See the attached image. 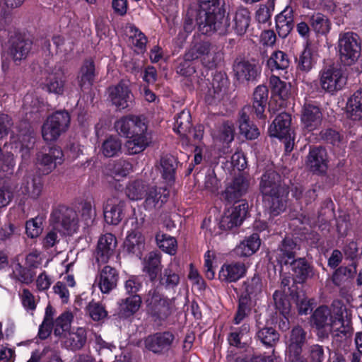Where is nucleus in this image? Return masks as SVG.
<instances>
[{
  "instance_id": "obj_1",
  "label": "nucleus",
  "mask_w": 362,
  "mask_h": 362,
  "mask_svg": "<svg viewBox=\"0 0 362 362\" xmlns=\"http://www.w3.org/2000/svg\"><path fill=\"white\" fill-rule=\"evenodd\" d=\"M311 323L320 338H328L329 334L346 338L353 332L351 311L339 300L332 302V310L326 305L318 307L311 316Z\"/></svg>"
},
{
  "instance_id": "obj_2",
  "label": "nucleus",
  "mask_w": 362,
  "mask_h": 362,
  "mask_svg": "<svg viewBox=\"0 0 362 362\" xmlns=\"http://www.w3.org/2000/svg\"><path fill=\"white\" fill-rule=\"evenodd\" d=\"M81 218L78 219L76 211L65 206H59L52 210L50 218V226H93L98 224L95 202L93 199H86L80 203Z\"/></svg>"
},
{
  "instance_id": "obj_3",
  "label": "nucleus",
  "mask_w": 362,
  "mask_h": 362,
  "mask_svg": "<svg viewBox=\"0 0 362 362\" xmlns=\"http://www.w3.org/2000/svg\"><path fill=\"white\" fill-rule=\"evenodd\" d=\"M196 23L203 35L215 32L223 35L229 26L224 12L220 8V0H199Z\"/></svg>"
},
{
  "instance_id": "obj_4",
  "label": "nucleus",
  "mask_w": 362,
  "mask_h": 362,
  "mask_svg": "<svg viewBox=\"0 0 362 362\" xmlns=\"http://www.w3.org/2000/svg\"><path fill=\"white\" fill-rule=\"evenodd\" d=\"M260 189L272 216H277L285 210L288 189L281 185L278 173L274 170L267 171L262 177Z\"/></svg>"
},
{
  "instance_id": "obj_5",
  "label": "nucleus",
  "mask_w": 362,
  "mask_h": 362,
  "mask_svg": "<svg viewBox=\"0 0 362 362\" xmlns=\"http://www.w3.org/2000/svg\"><path fill=\"white\" fill-rule=\"evenodd\" d=\"M299 283L294 281V276L291 275L281 276V286L284 291H275L273 294V300L274 303L275 312L272 315V324H278L279 329L282 332H286L290 328L289 319L291 316V305L288 296L290 295L289 288L293 287L300 289L298 287Z\"/></svg>"
},
{
  "instance_id": "obj_6",
  "label": "nucleus",
  "mask_w": 362,
  "mask_h": 362,
  "mask_svg": "<svg viewBox=\"0 0 362 362\" xmlns=\"http://www.w3.org/2000/svg\"><path fill=\"white\" fill-rule=\"evenodd\" d=\"M147 314L155 322H164L172 314L174 300L158 291V287L151 288L144 298Z\"/></svg>"
},
{
  "instance_id": "obj_7",
  "label": "nucleus",
  "mask_w": 362,
  "mask_h": 362,
  "mask_svg": "<svg viewBox=\"0 0 362 362\" xmlns=\"http://www.w3.org/2000/svg\"><path fill=\"white\" fill-rule=\"evenodd\" d=\"M337 49L341 62L345 65L355 64L361 56V41L353 32L341 33L337 42Z\"/></svg>"
},
{
  "instance_id": "obj_8",
  "label": "nucleus",
  "mask_w": 362,
  "mask_h": 362,
  "mask_svg": "<svg viewBox=\"0 0 362 362\" xmlns=\"http://www.w3.org/2000/svg\"><path fill=\"white\" fill-rule=\"evenodd\" d=\"M70 124V115L66 111H57L47 117L42 127L45 141H54L65 132Z\"/></svg>"
},
{
  "instance_id": "obj_9",
  "label": "nucleus",
  "mask_w": 362,
  "mask_h": 362,
  "mask_svg": "<svg viewBox=\"0 0 362 362\" xmlns=\"http://www.w3.org/2000/svg\"><path fill=\"white\" fill-rule=\"evenodd\" d=\"M319 83L322 90L334 95L345 86L346 77L340 68L329 65L319 72Z\"/></svg>"
},
{
  "instance_id": "obj_10",
  "label": "nucleus",
  "mask_w": 362,
  "mask_h": 362,
  "mask_svg": "<svg viewBox=\"0 0 362 362\" xmlns=\"http://www.w3.org/2000/svg\"><path fill=\"white\" fill-rule=\"evenodd\" d=\"M216 47L207 40H194L185 53V59L187 61H193L201 58L204 66L211 69L216 66Z\"/></svg>"
},
{
  "instance_id": "obj_11",
  "label": "nucleus",
  "mask_w": 362,
  "mask_h": 362,
  "mask_svg": "<svg viewBox=\"0 0 362 362\" xmlns=\"http://www.w3.org/2000/svg\"><path fill=\"white\" fill-rule=\"evenodd\" d=\"M63 162L64 153L58 146L51 147L47 151H40L36 154L35 165L42 175L49 174Z\"/></svg>"
},
{
  "instance_id": "obj_12",
  "label": "nucleus",
  "mask_w": 362,
  "mask_h": 362,
  "mask_svg": "<svg viewBox=\"0 0 362 362\" xmlns=\"http://www.w3.org/2000/svg\"><path fill=\"white\" fill-rule=\"evenodd\" d=\"M107 92L110 101L117 110H124L132 105L134 95L129 87V81L121 80L117 84L110 86Z\"/></svg>"
},
{
  "instance_id": "obj_13",
  "label": "nucleus",
  "mask_w": 362,
  "mask_h": 362,
  "mask_svg": "<svg viewBox=\"0 0 362 362\" xmlns=\"http://www.w3.org/2000/svg\"><path fill=\"white\" fill-rule=\"evenodd\" d=\"M175 335L170 331L156 332L144 340L145 347L156 354H165L173 345Z\"/></svg>"
},
{
  "instance_id": "obj_14",
  "label": "nucleus",
  "mask_w": 362,
  "mask_h": 362,
  "mask_svg": "<svg viewBox=\"0 0 362 362\" xmlns=\"http://www.w3.org/2000/svg\"><path fill=\"white\" fill-rule=\"evenodd\" d=\"M125 147L130 155L144 151L151 143V136L148 132L147 123L142 124L139 129L129 137Z\"/></svg>"
},
{
  "instance_id": "obj_15",
  "label": "nucleus",
  "mask_w": 362,
  "mask_h": 362,
  "mask_svg": "<svg viewBox=\"0 0 362 362\" xmlns=\"http://www.w3.org/2000/svg\"><path fill=\"white\" fill-rule=\"evenodd\" d=\"M170 191L167 187L148 186L144 195V207L146 210H156L167 202Z\"/></svg>"
},
{
  "instance_id": "obj_16",
  "label": "nucleus",
  "mask_w": 362,
  "mask_h": 362,
  "mask_svg": "<svg viewBox=\"0 0 362 362\" xmlns=\"http://www.w3.org/2000/svg\"><path fill=\"white\" fill-rule=\"evenodd\" d=\"M255 320L257 322V332L256 333V338L259 340L265 347L267 348H273L276 346V344L279 341V334L278 332L273 328L272 327H269V325L278 326V324H272V317L269 321H267L266 325L261 327V325H263L262 322L260 321L261 315L255 316Z\"/></svg>"
},
{
  "instance_id": "obj_17",
  "label": "nucleus",
  "mask_w": 362,
  "mask_h": 362,
  "mask_svg": "<svg viewBox=\"0 0 362 362\" xmlns=\"http://www.w3.org/2000/svg\"><path fill=\"white\" fill-rule=\"evenodd\" d=\"M327 163V154L325 148L319 146L310 150L306 165L311 172L317 175L325 173L328 167Z\"/></svg>"
},
{
  "instance_id": "obj_18",
  "label": "nucleus",
  "mask_w": 362,
  "mask_h": 362,
  "mask_svg": "<svg viewBox=\"0 0 362 362\" xmlns=\"http://www.w3.org/2000/svg\"><path fill=\"white\" fill-rule=\"evenodd\" d=\"M66 76L60 68H54L42 83V89L49 93L62 95L65 91Z\"/></svg>"
},
{
  "instance_id": "obj_19",
  "label": "nucleus",
  "mask_w": 362,
  "mask_h": 362,
  "mask_svg": "<svg viewBox=\"0 0 362 362\" xmlns=\"http://www.w3.org/2000/svg\"><path fill=\"white\" fill-rule=\"evenodd\" d=\"M161 257L160 252L151 251L146 255L142 262V271L153 284L158 280V275L162 272Z\"/></svg>"
},
{
  "instance_id": "obj_20",
  "label": "nucleus",
  "mask_w": 362,
  "mask_h": 362,
  "mask_svg": "<svg viewBox=\"0 0 362 362\" xmlns=\"http://www.w3.org/2000/svg\"><path fill=\"white\" fill-rule=\"evenodd\" d=\"M247 272L244 263L235 262L223 264L218 272V279L223 283L236 282L243 278Z\"/></svg>"
},
{
  "instance_id": "obj_21",
  "label": "nucleus",
  "mask_w": 362,
  "mask_h": 362,
  "mask_svg": "<svg viewBox=\"0 0 362 362\" xmlns=\"http://www.w3.org/2000/svg\"><path fill=\"white\" fill-rule=\"evenodd\" d=\"M291 115L287 112L279 113L273 120L268 129L271 137L283 139L288 134L293 132L291 128Z\"/></svg>"
},
{
  "instance_id": "obj_22",
  "label": "nucleus",
  "mask_w": 362,
  "mask_h": 362,
  "mask_svg": "<svg viewBox=\"0 0 362 362\" xmlns=\"http://www.w3.org/2000/svg\"><path fill=\"white\" fill-rule=\"evenodd\" d=\"M32 47V42L21 36L11 37L9 40L8 54L15 62L25 59Z\"/></svg>"
},
{
  "instance_id": "obj_23",
  "label": "nucleus",
  "mask_w": 362,
  "mask_h": 362,
  "mask_svg": "<svg viewBox=\"0 0 362 362\" xmlns=\"http://www.w3.org/2000/svg\"><path fill=\"white\" fill-rule=\"evenodd\" d=\"M124 202L117 197L107 200L104 206V218L107 224L117 226L122 219V209Z\"/></svg>"
},
{
  "instance_id": "obj_24",
  "label": "nucleus",
  "mask_w": 362,
  "mask_h": 362,
  "mask_svg": "<svg viewBox=\"0 0 362 362\" xmlns=\"http://www.w3.org/2000/svg\"><path fill=\"white\" fill-rule=\"evenodd\" d=\"M322 114L320 109L314 105L305 104L301 115V122L305 129L311 132L317 129L322 122Z\"/></svg>"
},
{
  "instance_id": "obj_25",
  "label": "nucleus",
  "mask_w": 362,
  "mask_h": 362,
  "mask_svg": "<svg viewBox=\"0 0 362 362\" xmlns=\"http://www.w3.org/2000/svg\"><path fill=\"white\" fill-rule=\"evenodd\" d=\"M147 123L143 116L129 115L118 119L115 124L117 132L126 137L134 133L142 124Z\"/></svg>"
},
{
  "instance_id": "obj_26",
  "label": "nucleus",
  "mask_w": 362,
  "mask_h": 362,
  "mask_svg": "<svg viewBox=\"0 0 362 362\" xmlns=\"http://www.w3.org/2000/svg\"><path fill=\"white\" fill-rule=\"evenodd\" d=\"M117 240L112 233L102 235L98 243L95 257L98 262L106 263L116 247Z\"/></svg>"
},
{
  "instance_id": "obj_27",
  "label": "nucleus",
  "mask_w": 362,
  "mask_h": 362,
  "mask_svg": "<svg viewBox=\"0 0 362 362\" xmlns=\"http://www.w3.org/2000/svg\"><path fill=\"white\" fill-rule=\"evenodd\" d=\"M288 264L294 276V281L299 284H303L313 275V267L305 257L295 258Z\"/></svg>"
},
{
  "instance_id": "obj_28",
  "label": "nucleus",
  "mask_w": 362,
  "mask_h": 362,
  "mask_svg": "<svg viewBox=\"0 0 362 362\" xmlns=\"http://www.w3.org/2000/svg\"><path fill=\"white\" fill-rule=\"evenodd\" d=\"M248 184L243 177H235L233 182L227 186L222 196L229 204L238 203L240 199L247 191Z\"/></svg>"
},
{
  "instance_id": "obj_29",
  "label": "nucleus",
  "mask_w": 362,
  "mask_h": 362,
  "mask_svg": "<svg viewBox=\"0 0 362 362\" xmlns=\"http://www.w3.org/2000/svg\"><path fill=\"white\" fill-rule=\"evenodd\" d=\"M119 274L116 269L109 265L101 270L98 279V286L103 293H108L116 288Z\"/></svg>"
},
{
  "instance_id": "obj_30",
  "label": "nucleus",
  "mask_w": 362,
  "mask_h": 362,
  "mask_svg": "<svg viewBox=\"0 0 362 362\" xmlns=\"http://www.w3.org/2000/svg\"><path fill=\"white\" fill-rule=\"evenodd\" d=\"M296 247L297 243L293 238L285 237L283 239L276 257V262L281 267L288 265L292 259H295Z\"/></svg>"
},
{
  "instance_id": "obj_31",
  "label": "nucleus",
  "mask_w": 362,
  "mask_h": 362,
  "mask_svg": "<svg viewBox=\"0 0 362 362\" xmlns=\"http://www.w3.org/2000/svg\"><path fill=\"white\" fill-rule=\"evenodd\" d=\"M43 189V182L40 176L28 175L23 178L21 192L23 195L32 199H37Z\"/></svg>"
},
{
  "instance_id": "obj_32",
  "label": "nucleus",
  "mask_w": 362,
  "mask_h": 362,
  "mask_svg": "<svg viewBox=\"0 0 362 362\" xmlns=\"http://www.w3.org/2000/svg\"><path fill=\"white\" fill-rule=\"evenodd\" d=\"M141 303L142 299L140 295H134L121 299L118 303L119 315L122 317L129 318L138 312Z\"/></svg>"
},
{
  "instance_id": "obj_33",
  "label": "nucleus",
  "mask_w": 362,
  "mask_h": 362,
  "mask_svg": "<svg viewBox=\"0 0 362 362\" xmlns=\"http://www.w3.org/2000/svg\"><path fill=\"white\" fill-rule=\"evenodd\" d=\"M317 62L316 54H314V48L309 40H306L304 49L298 59L297 68L301 71L308 73L315 66Z\"/></svg>"
},
{
  "instance_id": "obj_34",
  "label": "nucleus",
  "mask_w": 362,
  "mask_h": 362,
  "mask_svg": "<svg viewBox=\"0 0 362 362\" xmlns=\"http://www.w3.org/2000/svg\"><path fill=\"white\" fill-rule=\"evenodd\" d=\"M95 76L94 62L90 59L85 60L77 76L81 88H89L93 85Z\"/></svg>"
},
{
  "instance_id": "obj_35",
  "label": "nucleus",
  "mask_w": 362,
  "mask_h": 362,
  "mask_svg": "<svg viewBox=\"0 0 362 362\" xmlns=\"http://www.w3.org/2000/svg\"><path fill=\"white\" fill-rule=\"evenodd\" d=\"M293 16L292 8L286 7L276 16V28L281 37H285L293 28Z\"/></svg>"
},
{
  "instance_id": "obj_36",
  "label": "nucleus",
  "mask_w": 362,
  "mask_h": 362,
  "mask_svg": "<svg viewBox=\"0 0 362 362\" xmlns=\"http://www.w3.org/2000/svg\"><path fill=\"white\" fill-rule=\"evenodd\" d=\"M158 284L156 287H158V291L160 288H163L166 291H173V292L180 281L179 274L170 267L164 269L158 275Z\"/></svg>"
},
{
  "instance_id": "obj_37",
  "label": "nucleus",
  "mask_w": 362,
  "mask_h": 362,
  "mask_svg": "<svg viewBox=\"0 0 362 362\" xmlns=\"http://www.w3.org/2000/svg\"><path fill=\"white\" fill-rule=\"evenodd\" d=\"M124 244L129 253L136 256L141 255V250L144 247V237L138 230V228H134L128 232Z\"/></svg>"
},
{
  "instance_id": "obj_38",
  "label": "nucleus",
  "mask_w": 362,
  "mask_h": 362,
  "mask_svg": "<svg viewBox=\"0 0 362 362\" xmlns=\"http://www.w3.org/2000/svg\"><path fill=\"white\" fill-rule=\"evenodd\" d=\"M269 86L274 96L279 97L281 100V106L285 105V101L291 95L290 86L281 81L279 76L272 75L269 78Z\"/></svg>"
},
{
  "instance_id": "obj_39",
  "label": "nucleus",
  "mask_w": 362,
  "mask_h": 362,
  "mask_svg": "<svg viewBox=\"0 0 362 362\" xmlns=\"http://www.w3.org/2000/svg\"><path fill=\"white\" fill-rule=\"evenodd\" d=\"M248 204L245 200L234 206L230 214L223 218V223H228V226H240L246 217Z\"/></svg>"
},
{
  "instance_id": "obj_40",
  "label": "nucleus",
  "mask_w": 362,
  "mask_h": 362,
  "mask_svg": "<svg viewBox=\"0 0 362 362\" xmlns=\"http://www.w3.org/2000/svg\"><path fill=\"white\" fill-rule=\"evenodd\" d=\"M306 335L307 333L302 327L297 325L293 327L286 350L303 351V346L306 342Z\"/></svg>"
},
{
  "instance_id": "obj_41",
  "label": "nucleus",
  "mask_w": 362,
  "mask_h": 362,
  "mask_svg": "<svg viewBox=\"0 0 362 362\" xmlns=\"http://www.w3.org/2000/svg\"><path fill=\"white\" fill-rule=\"evenodd\" d=\"M268 98V90L265 86H259L253 93V109L257 117H264V112Z\"/></svg>"
},
{
  "instance_id": "obj_42",
  "label": "nucleus",
  "mask_w": 362,
  "mask_h": 362,
  "mask_svg": "<svg viewBox=\"0 0 362 362\" xmlns=\"http://www.w3.org/2000/svg\"><path fill=\"white\" fill-rule=\"evenodd\" d=\"M289 290L290 296L296 303L299 315H307L312 311V303L310 300L305 296V293L302 289H297L293 286L289 288Z\"/></svg>"
},
{
  "instance_id": "obj_43",
  "label": "nucleus",
  "mask_w": 362,
  "mask_h": 362,
  "mask_svg": "<svg viewBox=\"0 0 362 362\" xmlns=\"http://www.w3.org/2000/svg\"><path fill=\"white\" fill-rule=\"evenodd\" d=\"M289 64L290 60L288 55L281 50L273 52L267 62V66L271 71L286 70Z\"/></svg>"
},
{
  "instance_id": "obj_44",
  "label": "nucleus",
  "mask_w": 362,
  "mask_h": 362,
  "mask_svg": "<svg viewBox=\"0 0 362 362\" xmlns=\"http://www.w3.org/2000/svg\"><path fill=\"white\" fill-rule=\"evenodd\" d=\"M86 340V329L78 327L76 332L69 334V337L64 341V345L67 349L76 351L81 349L85 346Z\"/></svg>"
},
{
  "instance_id": "obj_45",
  "label": "nucleus",
  "mask_w": 362,
  "mask_h": 362,
  "mask_svg": "<svg viewBox=\"0 0 362 362\" xmlns=\"http://www.w3.org/2000/svg\"><path fill=\"white\" fill-rule=\"evenodd\" d=\"M244 291L239 296L237 312L233 319L235 325H239L247 316L246 311L249 310V284L244 282Z\"/></svg>"
},
{
  "instance_id": "obj_46",
  "label": "nucleus",
  "mask_w": 362,
  "mask_h": 362,
  "mask_svg": "<svg viewBox=\"0 0 362 362\" xmlns=\"http://www.w3.org/2000/svg\"><path fill=\"white\" fill-rule=\"evenodd\" d=\"M128 29L129 42L136 48V52H145L148 42L145 34L134 25H129Z\"/></svg>"
},
{
  "instance_id": "obj_47",
  "label": "nucleus",
  "mask_w": 362,
  "mask_h": 362,
  "mask_svg": "<svg viewBox=\"0 0 362 362\" xmlns=\"http://www.w3.org/2000/svg\"><path fill=\"white\" fill-rule=\"evenodd\" d=\"M310 24L312 29L322 35H327L331 29V22L325 15L317 13L310 18Z\"/></svg>"
},
{
  "instance_id": "obj_48",
  "label": "nucleus",
  "mask_w": 362,
  "mask_h": 362,
  "mask_svg": "<svg viewBox=\"0 0 362 362\" xmlns=\"http://www.w3.org/2000/svg\"><path fill=\"white\" fill-rule=\"evenodd\" d=\"M35 274V271L32 268L23 266L19 262L15 264L13 267V278L26 285H28L33 281Z\"/></svg>"
},
{
  "instance_id": "obj_49",
  "label": "nucleus",
  "mask_w": 362,
  "mask_h": 362,
  "mask_svg": "<svg viewBox=\"0 0 362 362\" xmlns=\"http://www.w3.org/2000/svg\"><path fill=\"white\" fill-rule=\"evenodd\" d=\"M148 187L141 180L131 181L126 186L125 194L131 200H141L144 198Z\"/></svg>"
},
{
  "instance_id": "obj_50",
  "label": "nucleus",
  "mask_w": 362,
  "mask_h": 362,
  "mask_svg": "<svg viewBox=\"0 0 362 362\" xmlns=\"http://www.w3.org/2000/svg\"><path fill=\"white\" fill-rule=\"evenodd\" d=\"M347 110L354 119H362V89L356 91L349 98Z\"/></svg>"
},
{
  "instance_id": "obj_51",
  "label": "nucleus",
  "mask_w": 362,
  "mask_h": 362,
  "mask_svg": "<svg viewBox=\"0 0 362 362\" xmlns=\"http://www.w3.org/2000/svg\"><path fill=\"white\" fill-rule=\"evenodd\" d=\"M175 160L171 156L161 157L158 169L162 177L168 182L174 180L175 173Z\"/></svg>"
},
{
  "instance_id": "obj_52",
  "label": "nucleus",
  "mask_w": 362,
  "mask_h": 362,
  "mask_svg": "<svg viewBox=\"0 0 362 362\" xmlns=\"http://www.w3.org/2000/svg\"><path fill=\"white\" fill-rule=\"evenodd\" d=\"M73 314L69 311L62 313L54 322V334L61 337L64 332H69L73 320Z\"/></svg>"
},
{
  "instance_id": "obj_53",
  "label": "nucleus",
  "mask_w": 362,
  "mask_h": 362,
  "mask_svg": "<svg viewBox=\"0 0 362 362\" xmlns=\"http://www.w3.org/2000/svg\"><path fill=\"white\" fill-rule=\"evenodd\" d=\"M158 247L163 252L174 255L177 250V240L175 238L165 233H158L156 235Z\"/></svg>"
},
{
  "instance_id": "obj_54",
  "label": "nucleus",
  "mask_w": 362,
  "mask_h": 362,
  "mask_svg": "<svg viewBox=\"0 0 362 362\" xmlns=\"http://www.w3.org/2000/svg\"><path fill=\"white\" fill-rule=\"evenodd\" d=\"M52 41L55 47L54 50L51 47V43L49 40H45L43 42L42 47L46 49L49 54H53L54 52H66L68 51L67 45L66 43V38L62 35H54ZM71 45L69 46V49H71Z\"/></svg>"
},
{
  "instance_id": "obj_55",
  "label": "nucleus",
  "mask_w": 362,
  "mask_h": 362,
  "mask_svg": "<svg viewBox=\"0 0 362 362\" xmlns=\"http://www.w3.org/2000/svg\"><path fill=\"white\" fill-rule=\"evenodd\" d=\"M236 33L242 35L249 27V11L247 8L240 7L234 18Z\"/></svg>"
},
{
  "instance_id": "obj_56",
  "label": "nucleus",
  "mask_w": 362,
  "mask_h": 362,
  "mask_svg": "<svg viewBox=\"0 0 362 362\" xmlns=\"http://www.w3.org/2000/svg\"><path fill=\"white\" fill-rule=\"evenodd\" d=\"M191 115L189 111L182 110L175 117L174 130L180 135H185L191 129Z\"/></svg>"
},
{
  "instance_id": "obj_57",
  "label": "nucleus",
  "mask_w": 362,
  "mask_h": 362,
  "mask_svg": "<svg viewBox=\"0 0 362 362\" xmlns=\"http://www.w3.org/2000/svg\"><path fill=\"white\" fill-rule=\"evenodd\" d=\"M86 310L94 321L102 320L107 316V312L105 307L100 302H96L94 300L86 305Z\"/></svg>"
},
{
  "instance_id": "obj_58",
  "label": "nucleus",
  "mask_w": 362,
  "mask_h": 362,
  "mask_svg": "<svg viewBox=\"0 0 362 362\" xmlns=\"http://www.w3.org/2000/svg\"><path fill=\"white\" fill-rule=\"evenodd\" d=\"M121 148V140L117 137L110 136L103 142L102 152L106 157H112L120 151Z\"/></svg>"
},
{
  "instance_id": "obj_59",
  "label": "nucleus",
  "mask_w": 362,
  "mask_h": 362,
  "mask_svg": "<svg viewBox=\"0 0 362 362\" xmlns=\"http://www.w3.org/2000/svg\"><path fill=\"white\" fill-rule=\"evenodd\" d=\"M304 354L307 362H323L325 358L324 347L319 344L309 346Z\"/></svg>"
},
{
  "instance_id": "obj_60",
  "label": "nucleus",
  "mask_w": 362,
  "mask_h": 362,
  "mask_svg": "<svg viewBox=\"0 0 362 362\" xmlns=\"http://www.w3.org/2000/svg\"><path fill=\"white\" fill-rule=\"evenodd\" d=\"M132 171V163L126 160L122 159L115 161L111 168V173L115 179L124 177Z\"/></svg>"
},
{
  "instance_id": "obj_61",
  "label": "nucleus",
  "mask_w": 362,
  "mask_h": 362,
  "mask_svg": "<svg viewBox=\"0 0 362 362\" xmlns=\"http://www.w3.org/2000/svg\"><path fill=\"white\" fill-rule=\"evenodd\" d=\"M233 71L238 81L240 82L249 81V62L247 61H235Z\"/></svg>"
},
{
  "instance_id": "obj_62",
  "label": "nucleus",
  "mask_w": 362,
  "mask_h": 362,
  "mask_svg": "<svg viewBox=\"0 0 362 362\" xmlns=\"http://www.w3.org/2000/svg\"><path fill=\"white\" fill-rule=\"evenodd\" d=\"M142 286V282L137 276H131L124 283L125 292L129 296L139 295L137 293Z\"/></svg>"
},
{
  "instance_id": "obj_63",
  "label": "nucleus",
  "mask_w": 362,
  "mask_h": 362,
  "mask_svg": "<svg viewBox=\"0 0 362 362\" xmlns=\"http://www.w3.org/2000/svg\"><path fill=\"white\" fill-rule=\"evenodd\" d=\"M217 139L223 143L229 144L234 139V129L232 124L224 123L220 128Z\"/></svg>"
},
{
  "instance_id": "obj_64",
  "label": "nucleus",
  "mask_w": 362,
  "mask_h": 362,
  "mask_svg": "<svg viewBox=\"0 0 362 362\" xmlns=\"http://www.w3.org/2000/svg\"><path fill=\"white\" fill-rule=\"evenodd\" d=\"M243 338L236 332H230L227 337V341L230 346H234L240 350H243L242 353L248 352L249 344L247 341H243Z\"/></svg>"
}]
</instances>
